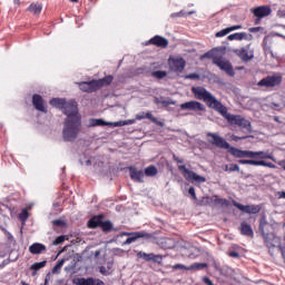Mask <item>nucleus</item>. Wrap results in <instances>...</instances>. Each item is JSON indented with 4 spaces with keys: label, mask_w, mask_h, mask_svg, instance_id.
<instances>
[{
    "label": "nucleus",
    "mask_w": 285,
    "mask_h": 285,
    "mask_svg": "<svg viewBox=\"0 0 285 285\" xmlns=\"http://www.w3.org/2000/svg\"><path fill=\"white\" fill-rule=\"evenodd\" d=\"M173 159H174V161H176L177 164H184V159L177 157V155H175V154L173 155Z\"/></svg>",
    "instance_id": "6e6d98bb"
},
{
    "label": "nucleus",
    "mask_w": 285,
    "mask_h": 285,
    "mask_svg": "<svg viewBox=\"0 0 285 285\" xmlns=\"http://www.w3.org/2000/svg\"><path fill=\"white\" fill-rule=\"evenodd\" d=\"M282 83V76H267L257 82L259 88H275Z\"/></svg>",
    "instance_id": "6e6552de"
},
{
    "label": "nucleus",
    "mask_w": 285,
    "mask_h": 285,
    "mask_svg": "<svg viewBox=\"0 0 285 285\" xmlns=\"http://www.w3.org/2000/svg\"><path fill=\"white\" fill-rule=\"evenodd\" d=\"M178 170L184 175L185 179L189 181H197L198 184H205L206 177L197 175V173L186 168V165H179Z\"/></svg>",
    "instance_id": "0eeeda50"
},
{
    "label": "nucleus",
    "mask_w": 285,
    "mask_h": 285,
    "mask_svg": "<svg viewBox=\"0 0 285 285\" xmlns=\"http://www.w3.org/2000/svg\"><path fill=\"white\" fill-rule=\"evenodd\" d=\"M115 77H112L111 75L109 76H106L105 78L102 79H99V80H96L97 82V86H98V90L100 88H104V86H110L114 81Z\"/></svg>",
    "instance_id": "a878e982"
},
{
    "label": "nucleus",
    "mask_w": 285,
    "mask_h": 285,
    "mask_svg": "<svg viewBox=\"0 0 285 285\" xmlns=\"http://www.w3.org/2000/svg\"><path fill=\"white\" fill-rule=\"evenodd\" d=\"M273 9L271 6H261L252 9V13L254 17H258V19H264L265 17H271Z\"/></svg>",
    "instance_id": "ddd939ff"
},
{
    "label": "nucleus",
    "mask_w": 285,
    "mask_h": 285,
    "mask_svg": "<svg viewBox=\"0 0 285 285\" xmlns=\"http://www.w3.org/2000/svg\"><path fill=\"white\" fill-rule=\"evenodd\" d=\"M229 33H230L229 29L226 28V29H223V30L216 32V37H218V38L219 37H226V35H229Z\"/></svg>",
    "instance_id": "c03bdc74"
},
{
    "label": "nucleus",
    "mask_w": 285,
    "mask_h": 285,
    "mask_svg": "<svg viewBox=\"0 0 285 285\" xmlns=\"http://www.w3.org/2000/svg\"><path fill=\"white\" fill-rule=\"evenodd\" d=\"M213 202L214 204H219L220 206H227L228 205V200L225 198H218L217 196L213 197Z\"/></svg>",
    "instance_id": "ea45409f"
},
{
    "label": "nucleus",
    "mask_w": 285,
    "mask_h": 285,
    "mask_svg": "<svg viewBox=\"0 0 285 285\" xmlns=\"http://www.w3.org/2000/svg\"><path fill=\"white\" fill-rule=\"evenodd\" d=\"M224 119H226L227 124H230V126H238V128H242V130H246L247 135H250L253 132V126L250 125L249 120L244 118L239 115H233L228 112V108L223 105V108H220V111H218Z\"/></svg>",
    "instance_id": "20e7f679"
},
{
    "label": "nucleus",
    "mask_w": 285,
    "mask_h": 285,
    "mask_svg": "<svg viewBox=\"0 0 285 285\" xmlns=\"http://www.w3.org/2000/svg\"><path fill=\"white\" fill-rule=\"evenodd\" d=\"M174 268H181V269H184L186 267L184 265H181V264H176V265H174Z\"/></svg>",
    "instance_id": "e2e57ef3"
},
{
    "label": "nucleus",
    "mask_w": 285,
    "mask_h": 285,
    "mask_svg": "<svg viewBox=\"0 0 285 285\" xmlns=\"http://www.w3.org/2000/svg\"><path fill=\"white\" fill-rule=\"evenodd\" d=\"M191 92L195 96V99H198L199 101H204L208 108H212L216 112H219L223 108V104L217 100L210 91L206 90L204 87H193Z\"/></svg>",
    "instance_id": "7ed1b4c3"
},
{
    "label": "nucleus",
    "mask_w": 285,
    "mask_h": 285,
    "mask_svg": "<svg viewBox=\"0 0 285 285\" xmlns=\"http://www.w3.org/2000/svg\"><path fill=\"white\" fill-rule=\"evenodd\" d=\"M30 217V214L28 213V208H24L21 210L19 214V219L22 220L23 223L28 222V218Z\"/></svg>",
    "instance_id": "c9c22d12"
},
{
    "label": "nucleus",
    "mask_w": 285,
    "mask_h": 285,
    "mask_svg": "<svg viewBox=\"0 0 285 285\" xmlns=\"http://www.w3.org/2000/svg\"><path fill=\"white\" fill-rule=\"evenodd\" d=\"M137 257L139 259H145V262H154V264H161L164 262V258L161 255H156V254H147L146 252H138Z\"/></svg>",
    "instance_id": "4468645a"
},
{
    "label": "nucleus",
    "mask_w": 285,
    "mask_h": 285,
    "mask_svg": "<svg viewBox=\"0 0 285 285\" xmlns=\"http://www.w3.org/2000/svg\"><path fill=\"white\" fill-rule=\"evenodd\" d=\"M228 256H229V257H233L234 259H238L239 253H237V252H229V253H228Z\"/></svg>",
    "instance_id": "864d4df0"
},
{
    "label": "nucleus",
    "mask_w": 285,
    "mask_h": 285,
    "mask_svg": "<svg viewBox=\"0 0 285 285\" xmlns=\"http://www.w3.org/2000/svg\"><path fill=\"white\" fill-rule=\"evenodd\" d=\"M32 106L39 112H43L45 115H48V107L46 106V100H43V97H41V95L35 94L32 96Z\"/></svg>",
    "instance_id": "9b49d317"
},
{
    "label": "nucleus",
    "mask_w": 285,
    "mask_h": 285,
    "mask_svg": "<svg viewBox=\"0 0 285 285\" xmlns=\"http://www.w3.org/2000/svg\"><path fill=\"white\" fill-rule=\"evenodd\" d=\"M157 173H158L157 167H155L153 165L145 168V175L147 177H155V175H157Z\"/></svg>",
    "instance_id": "2f4dec72"
},
{
    "label": "nucleus",
    "mask_w": 285,
    "mask_h": 285,
    "mask_svg": "<svg viewBox=\"0 0 285 285\" xmlns=\"http://www.w3.org/2000/svg\"><path fill=\"white\" fill-rule=\"evenodd\" d=\"M238 164H242L243 166H257V160H253V159H239Z\"/></svg>",
    "instance_id": "4c0bfd02"
},
{
    "label": "nucleus",
    "mask_w": 285,
    "mask_h": 285,
    "mask_svg": "<svg viewBox=\"0 0 285 285\" xmlns=\"http://www.w3.org/2000/svg\"><path fill=\"white\" fill-rule=\"evenodd\" d=\"M208 267V264L206 263H195L191 265V268L194 271H202V268H207Z\"/></svg>",
    "instance_id": "a19ab883"
},
{
    "label": "nucleus",
    "mask_w": 285,
    "mask_h": 285,
    "mask_svg": "<svg viewBox=\"0 0 285 285\" xmlns=\"http://www.w3.org/2000/svg\"><path fill=\"white\" fill-rule=\"evenodd\" d=\"M52 225L58 226L59 228H63V226H66V223L61 219H55L52 220Z\"/></svg>",
    "instance_id": "a18cd8bd"
},
{
    "label": "nucleus",
    "mask_w": 285,
    "mask_h": 285,
    "mask_svg": "<svg viewBox=\"0 0 285 285\" xmlns=\"http://www.w3.org/2000/svg\"><path fill=\"white\" fill-rule=\"evenodd\" d=\"M240 235H244L245 237H255V233L253 232V227L250 226V224L243 222L240 223Z\"/></svg>",
    "instance_id": "412c9836"
},
{
    "label": "nucleus",
    "mask_w": 285,
    "mask_h": 285,
    "mask_svg": "<svg viewBox=\"0 0 285 285\" xmlns=\"http://www.w3.org/2000/svg\"><path fill=\"white\" fill-rule=\"evenodd\" d=\"M49 104L53 108L62 110L63 115L67 117L62 129L63 140L75 141V139L79 137V132H81V115H79L77 101H67L66 98H52Z\"/></svg>",
    "instance_id": "f257e3e1"
},
{
    "label": "nucleus",
    "mask_w": 285,
    "mask_h": 285,
    "mask_svg": "<svg viewBox=\"0 0 285 285\" xmlns=\"http://www.w3.org/2000/svg\"><path fill=\"white\" fill-rule=\"evenodd\" d=\"M273 119L276 121V124H282V121L279 120V117L274 116V118H273Z\"/></svg>",
    "instance_id": "69168bd1"
},
{
    "label": "nucleus",
    "mask_w": 285,
    "mask_h": 285,
    "mask_svg": "<svg viewBox=\"0 0 285 285\" xmlns=\"http://www.w3.org/2000/svg\"><path fill=\"white\" fill-rule=\"evenodd\" d=\"M136 119H137V121H141V119H149L150 121H153L154 124H156L157 122V118H155L154 116H153V112H150V111H147V112H140V114H137L136 115Z\"/></svg>",
    "instance_id": "bb28decb"
},
{
    "label": "nucleus",
    "mask_w": 285,
    "mask_h": 285,
    "mask_svg": "<svg viewBox=\"0 0 285 285\" xmlns=\"http://www.w3.org/2000/svg\"><path fill=\"white\" fill-rule=\"evenodd\" d=\"M160 104L165 108H168V106H175V101L174 100H163V101H160Z\"/></svg>",
    "instance_id": "de8ad7c7"
},
{
    "label": "nucleus",
    "mask_w": 285,
    "mask_h": 285,
    "mask_svg": "<svg viewBox=\"0 0 285 285\" xmlns=\"http://www.w3.org/2000/svg\"><path fill=\"white\" fill-rule=\"evenodd\" d=\"M224 170L225 173H239V165L237 164L225 165Z\"/></svg>",
    "instance_id": "473e14b6"
},
{
    "label": "nucleus",
    "mask_w": 285,
    "mask_h": 285,
    "mask_svg": "<svg viewBox=\"0 0 285 285\" xmlns=\"http://www.w3.org/2000/svg\"><path fill=\"white\" fill-rule=\"evenodd\" d=\"M132 124H135V120L129 119V120L116 121V122L112 124V126H114L115 128H119V127H121V126H130V125H132Z\"/></svg>",
    "instance_id": "72a5a7b5"
},
{
    "label": "nucleus",
    "mask_w": 285,
    "mask_h": 285,
    "mask_svg": "<svg viewBox=\"0 0 285 285\" xmlns=\"http://www.w3.org/2000/svg\"><path fill=\"white\" fill-rule=\"evenodd\" d=\"M188 194L193 199H197V194H195V187H189Z\"/></svg>",
    "instance_id": "8fccbe9b"
},
{
    "label": "nucleus",
    "mask_w": 285,
    "mask_h": 285,
    "mask_svg": "<svg viewBox=\"0 0 285 285\" xmlns=\"http://www.w3.org/2000/svg\"><path fill=\"white\" fill-rule=\"evenodd\" d=\"M244 139H248V136L245 135V136H235V135H232V140L233 141H242Z\"/></svg>",
    "instance_id": "49530a36"
},
{
    "label": "nucleus",
    "mask_w": 285,
    "mask_h": 285,
    "mask_svg": "<svg viewBox=\"0 0 285 285\" xmlns=\"http://www.w3.org/2000/svg\"><path fill=\"white\" fill-rule=\"evenodd\" d=\"M46 250V245L41 244V243H33L30 247H29V253H31V255H41V253Z\"/></svg>",
    "instance_id": "393cba45"
},
{
    "label": "nucleus",
    "mask_w": 285,
    "mask_h": 285,
    "mask_svg": "<svg viewBox=\"0 0 285 285\" xmlns=\"http://www.w3.org/2000/svg\"><path fill=\"white\" fill-rule=\"evenodd\" d=\"M259 230L263 235L265 246H267L268 248H275V246H277V243L279 242V237H276L275 234L271 232L273 230V225L266 222H261Z\"/></svg>",
    "instance_id": "423d86ee"
},
{
    "label": "nucleus",
    "mask_w": 285,
    "mask_h": 285,
    "mask_svg": "<svg viewBox=\"0 0 285 285\" xmlns=\"http://www.w3.org/2000/svg\"><path fill=\"white\" fill-rule=\"evenodd\" d=\"M248 30H249L250 32H259V31L263 30V28H262V27H252V28H249Z\"/></svg>",
    "instance_id": "4d7b16f0"
},
{
    "label": "nucleus",
    "mask_w": 285,
    "mask_h": 285,
    "mask_svg": "<svg viewBox=\"0 0 285 285\" xmlns=\"http://www.w3.org/2000/svg\"><path fill=\"white\" fill-rule=\"evenodd\" d=\"M277 17H279V19H285V10L284 9H279L277 11Z\"/></svg>",
    "instance_id": "603ef678"
},
{
    "label": "nucleus",
    "mask_w": 285,
    "mask_h": 285,
    "mask_svg": "<svg viewBox=\"0 0 285 285\" xmlns=\"http://www.w3.org/2000/svg\"><path fill=\"white\" fill-rule=\"evenodd\" d=\"M78 86L82 92H97L99 90L97 80L78 82Z\"/></svg>",
    "instance_id": "dca6fc26"
},
{
    "label": "nucleus",
    "mask_w": 285,
    "mask_h": 285,
    "mask_svg": "<svg viewBox=\"0 0 285 285\" xmlns=\"http://www.w3.org/2000/svg\"><path fill=\"white\" fill-rule=\"evenodd\" d=\"M278 248L281 250L282 257L284 259V264H285V246L278 245Z\"/></svg>",
    "instance_id": "5fc2aeb1"
},
{
    "label": "nucleus",
    "mask_w": 285,
    "mask_h": 285,
    "mask_svg": "<svg viewBox=\"0 0 285 285\" xmlns=\"http://www.w3.org/2000/svg\"><path fill=\"white\" fill-rule=\"evenodd\" d=\"M168 65L171 72H184V69L186 68V60L181 57L169 58Z\"/></svg>",
    "instance_id": "9d476101"
},
{
    "label": "nucleus",
    "mask_w": 285,
    "mask_h": 285,
    "mask_svg": "<svg viewBox=\"0 0 285 285\" xmlns=\"http://www.w3.org/2000/svg\"><path fill=\"white\" fill-rule=\"evenodd\" d=\"M86 165H87V166H91V165H92V161L87 160V161H86Z\"/></svg>",
    "instance_id": "338daca9"
},
{
    "label": "nucleus",
    "mask_w": 285,
    "mask_h": 285,
    "mask_svg": "<svg viewBox=\"0 0 285 285\" xmlns=\"http://www.w3.org/2000/svg\"><path fill=\"white\" fill-rule=\"evenodd\" d=\"M228 41H248V33L246 32H236V33H232L227 37Z\"/></svg>",
    "instance_id": "b1692460"
},
{
    "label": "nucleus",
    "mask_w": 285,
    "mask_h": 285,
    "mask_svg": "<svg viewBox=\"0 0 285 285\" xmlns=\"http://www.w3.org/2000/svg\"><path fill=\"white\" fill-rule=\"evenodd\" d=\"M147 46H156V48H168V39L161 36H155L148 40Z\"/></svg>",
    "instance_id": "a211bd4d"
},
{
    "label": "nucleus",
    "mask_w": 285,
    "mask_h": 285,
    "mask_svg": "<svg viewBox=\"0 0 285 285\" xmlns=\"http://www.w3.org/2000/svg\"><path fill=\"white\" fill-rule=\"evenodd\" d=\"M27 10L32 14H41V10H43V4L32 2Z\"/></svg>",
    "instance_id": "cd10ccee"
},
{
    "label": "nucleus",
    "mask_w": 285,
    "mask_h": 285,
    "mask_svg": "<svg viewBox=\"0 0 285 285\" xmlns=\"http://www.w3.org/2000/svg\"><path fill=\"white\" fill-rule=\"evenodd\" d=\"M256 166H264L265 168H277V166H275V164L267 163L265 160H257Z\"/></svg>",
    "instance_id": "e433bc0d"
},
{
    "label": "nucleus",
    "mask_w": 285,
    "mask_h": 285,
    "mask_svg": "<svg viewBox=\"0 0 285 285\" xmlns=\"http://www.w3.org/2000/svg\"><path fill=\"white\" fill-rule=\"evenodd\" d=\"M279 166H283V168L285 169V163H279Z\"/></svg>",
    "instance_id": "774afa93"
},
{
    "label": "nucleus",
    "mask_w": 285,
    "mask_h": 285,
    "mask_svg": "<svg viewBox=\"0 0 285 285\" xmlns=\"http://www.w3.org/2000/svg\"><path fill=\"white\" fill-rule=\"evenodd\" d=\"M151 75H153L156 79H164L165 77H168V72L161 71V70L154 71V72H151Z\"/></svg>",
    "instance_id": "58836bf2"
},
{
    "label": "nucleus",
    "mask_w": 285,
    "mask_h": 285,
    "mask_svg": "<svg viewBox=\"0 0 285 285\" xmlns=\"http://www.w3.org/2000/svg\"><path fill=\"white\" fill-rule=\"evenodd\" d=\"M234 53L236 57L240 58V61H243V63H248V61H253L255 57V55H253V52H248V49L246 48L235 49Z\"/></svg>",
    "instance_id": "2eb2a0df"
},
{
    "label": "nucleus",
    "mask_w": 285,
    "mask_h": 285,
    "mask_svg": "<svg viewBox=\"0 0 285 285\" xmlns=\"http://www.w3.org/2000/svg\"><path fill=\"white\" fill-rule=\"evenodd\" d=\"M271 159L272 161H275V157L273 154L264 153V151H250L249 159Z\"/></svg>",
    "instance_id": "4be33fe9"
},
{
    "label": "nucleus",
    "mask_w": 285,
    "mask_h": 285,
    "mask_svg": "<svg viewBox=\"0 0 285 285\" xmlns=\"http://www.w3.org/2000/svg\"><path fill=\"white\" fill-rule=\"evenodd\" d=\"M269 108H279V104L271 102Z\"/></svg>",
    "instance_id": "680f3d73"
},
{
    "label": "nucleus",
    "mask_w": 285,
    "mask_h": 285,
    "mask_svg": "<svg viewBox=\"0 0 285 285\" xmlns=\"http://www.w3.org/2000/svg\"><path fill=\"white\" fill-rule=\"evenodd\" d=\"M73 284L76 285H106V283L99 278H76L73 279Z\"/></svg>",
    "instance_id": "f3484780"
},
{
    "label": "nucleus",
    "mask_w": 285,
    "mask_h": 285,
    "mask_svg": "<svg viewBox=\"0 0 285 285\" xmlns=\"http://www.w3.org/2000/svg\"><path fill=\"white\" fill-rule=\"evenodd\" d=\"M262 19L263 18L256 17V19L254 20V24L259 26V23H262Z\"/></svg>",
    "instance_id": "bf43d9fd"
},
{
    "label": "nucleus",
    "mask_w": 285,
    "mask_h": 285,
    "mask_svg": "<svg viewBox=\"0 0 285 285\" xmlns=\"http://www.w3.org/2000/svg\"><path fill=\"white\" fill-rule=\"evenodd\" d=\"M171 19H176V17H183L181 12H175L170 14Z\"/></svg>",
    "instance_id": "13d9d810"
},
{
    "label": "nucleus",
    "mask_w": 285,
    "mask_h": 285,
    "mask_svg": "<svg viewBox=\"0 0 285 285\" xmlns=\"http://www.w3.org/2000/svg\"><path fill=\"white\" fill-rule=\"evenodd\" d=\"M206 139L212 146L223 150H228V153H230L233 157H236L237 159H243L244 157L250 159V150H242L236 147H230V144L224 137L219 136V134L207 132Z\"/></svg>",
    "instance_id": "f03ea898"
},
{
    "label": "nucleus",
    "mask_w": 285,
    "mask_h": 285,
    "mask_svg": "<svg viewBox=\"0 0 285 285\" xmlns=\"http://www.w3.org/2000/svg\"><path fill=\"white\" fill-rule=\"evenodd\" d=\"M63 264H66V259L62 258V259L58 261L57 264L52 268V273L53 274L59 273V271H61V268H63Z\"/></svg>",
    "instance_id": "f704fd0d"
},
{
    "label": "nucleus",
    "mask_w": 285,
    "mask_h": 285,
    "mask_svg": "<svg viewBox=\"0 0 285 285\" xmlns=\"http://www.w3.org/2000/svg\"><path fill=\"white\" fill-rule=\"evenodd\" d=\"M114 122H107L104 119H91L90 120V126L95 127V126H112Z\"/></svg>",
    "instance_id": "c85d7f7f"
},
{
    "label": "nucleus",
    "mask_w": 285,
    "mask_h": 285,
    "mask_svg": "<svg viewBox=\"0 0 285 285\" xmlns=\"http://www.w3.org/2000/svg\"><path fill=\"white\" fill-rule=\"evenodd\" d=\"M215 49L207 51L203 58L204 59H213V63L215 66H217L218 68H220V70H224V72H226V75H228L229 77H235V70L233 69V65L227 61V60H223L222 58L215 56Z\"/></svg>",
    "instance_id": "39448f33"
},
{
    "label": "nucleus",
    "mask_w": 285,
    "mask_h": 285,
    "mask_svg": "<svg viewBox=\"0 0 285 285\" xmlns=\"http://www.w3.org/2000/svg\"><path fill=\"white\" fill-rule=\"evenodd\" d=\"M63 242H66V236H58L55 240H53V246H59L60 244H63Z\"/></svg>",
    "instance_id": "37998d69"
},
{
    "label": "nucleus",
    "mask_w": 285,
    "mask_h": 285,
    "mask_svg": "<svg viewBox=\"0 0 285 285\" xmlns=\"http://www.w3.org/2000/svg\"><path fill=\"white\" fill-rule=\"evenodd\" d=\"M185 79H199V73H189L185 76Z\"/></svg>",
    "instance_id": "3c124183"
},
{
    "label": "nucleus",
    "mask_w": 285,
    "mask_h": 285,
    "mask_svg": "<svg viewBox=\"0 0 285 285\" xmlns=\"http://www.w3.org/2000/svg\"><path fill=\"white\" fill-rule=\"evenodd\" d=\"M101 222H104V215L92 216L88 220V228H101Z\"/></svg>",
    "instance_id": "5701e85b"
},
{
    "label": "nucleus",
    "mask_w": 285,
    "mask_h": 285,
    "mask_svg": "<svg viewBox=\"0 0 285 285\" xmlns=\"http://www.w3.org/2000/svg\"><path fill=\"white\" fill-rule=\"evenodd\" d=\"M46 264H48V261H42L40 263H35L31 265V271H35L33 275H36L37 271H41V268H46Z\"/></svg>",
    "instance_id": "7c9ffc66"
},
{
    "label": "nucleus",
    "mask_w": 285,
    "mask_h": 285,
    "mask_svg": "<svg viewBox=\"0 0 285 285\" xmlns=\"http://www.w3.org/2000/svg\"><path fill=\"white\" fill-rule=\"evenodd\" d=\"M278 199H285V191H278Z\"/></svg>",
    "instance_id": "052dcab7"
},
{
    "label": "nucleus",
    "mask_w": 285,
    "mask_h": 285,
    "mask_svg": "<svg viewBox=\"0 0 285 285\" xmlns=\"http://www.w3.org/2000/svg\"><path fill=\"white\" fill-rule=\"evenodd\" d=\"M100 273H101L102 275H106V267L101 266V267H100Z\"/></svg>",
    "instance_id": "0e129e2a"
},
{
    "label": "nucleus",
    "mask_w": 285,
    "mask_h": 285,
    "mask_svg": "<svg viewBox=\"0 0 285 285\" xmlns=\"http://www.w3.org/2000/svg\"><path fill=\"white\" fill-rule=\"evenodd\" d=\"M121 235H125L126 237H128L124 242V245L132 244L134 242H137V239H141L147 236L145 232H136V233L124 232Z\"/></svg>",
    "instance_id": "6ab92c4d"
},
{
    "label": "nucleus",
    "mask_w": 285,
    "mask_h": 285,
    "mask_svg": "<svg viewBox=\"0 0 285 285\" xmlns=\"http://www.w3.org/2000/svg\"><path fill=\"white\" fill-rule=\"evenodd\" d=\"M129 175H130V179H132V181H137L138 184H144V171L142 170H138L135 167H129Z\"/></svg>",
    "instance_id": "aec40b11"
},
{
    "label": "nucleus",
    "mask_w": 285,
    "mask_h": 285,
    "mask_svg": "<svg viewBox=\"0 0 285 285\" xmlns=\"http://www.w3.org/2000/svg\"><path fill=\"white\" fill-rule=\"evenodd\" d=\"M100 228L102 229L104 233H110L112 230V222L106 220L100 223Z\"/></svg>",
    "instance_id": "c756f323"
},
{
    "label": "nucleus",
    "mask_w": 285,
    "mask_h": 285,
    "mask_svg": "<svg viewBox=\"0 0 285 285\" xmlns=\"http://www.w3.org/2000/svg\"><path fill=\"white\" fill-rule=\"evenodd\" d=\"M233 206L247 215H257V213L262 212V207L259 205H242L240 203L234 200Z\"/></svg>",
    "instance_id": "1a4fd4ad"
},
{
    "label": "nucleus",
    "mask_w": 285,
    "mask_h": 285,
    "mask_svg": "<svg viewBox=\"0 0 285 285\" xmlns=\"http://www.w3.org/2000/svg\"><path fill=\"white\" fill-rule=\"evenodd\" d=\"M210 202H213V198L210 197H203L199 202H198V206H208V204H210Z\"/></svg>",
    "instance_id": "79ce46f5"
},
{
    "label": "nucleus",
    "mask_w": 285,
    "mask_h": 285,
    "mask_svg": "<svg viewBox=\"0 0 285 285\" xmlns=\"http://www.w3.org/2000/svg\"><path fill=\"white\" fill-rule=\"evenodd\" d=\"M242 24H235L232 27H228L227 29L229 30V32H235V30H242Z\"/></svg>",
    "instance_id": "09e8293b"
},
{
    "label": "nucleus",
    "mask_w": 285,
    "mask_h": 285,
    "mask_svg": "<svg viewBox=\"0 0 285 285\" xmlns=\"http://www.w3.org/2000/svg\"><path fill=\"white\" fill-rule=\"evenodd\" d=\"M180 110H194L195 112L197 111L204 112V110H206V107L197 100H190L181 104Z\"/></svg>",
    "instance_id": "f8f14e48"
}]
</instances>
